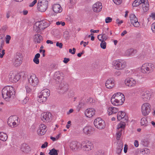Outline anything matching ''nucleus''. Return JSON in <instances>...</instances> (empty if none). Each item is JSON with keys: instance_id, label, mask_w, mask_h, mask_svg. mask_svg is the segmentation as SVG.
I'll use <instances>...</instances> for the list:
<instances>
[{"instance_id": "4468645a", "label": "nucleus", "mask_w": 155, "mask_h": 155, "mask_svg": "<svg viewBox=\"0 0 155 155\" xmlns=\"http://www.w3.org/2000/svg\"><path fill=\"white\" fill-rule=\"evenodd\" d=\"M21 76L15 72L11 71L9 75V80L12 82H16L20 78Z\"/></svg>"}, {"instance_id": "a211bd4d", "label": "nucleus", "mask_w": 155, "mask_h": 155, "mask_svg": "<svg viewBox=\"0 0 155 155\" xmlns=\"http://www.w3.org/2000/svg\"><path fill=\"white\" fill-rule=\"evenodd\" d=\"M116 85L115 81L112 78H109L107 80L105 83L106 87L108 89L114 88Z\"/></svg>"}, {"instance_id": "052dcab7", "label": "nucleus", "mask_w": 155, "mask_h": 155, "mask_svg": "<svg viewBox=\"0 0 155 155\" xmlns=\"http://www.w3.org/2000/svg\"><path fill=\"white\" fill-rule=\"evenodd\" d=\"M70 61L69 58H64L63 60V62L65 64H67Z\"/></svg>"}, {"instance_id": "7c9ffc66", "label": "nucleus", "mask_w": 155, "mask_h": 155, "mask_svg": "<svg viewBox=\"0 0 155 155\" xmlns=\"http://www.w3.org/2000/svg\"><path fill=\"white\" fill-rule=\"evenodd\" d=\"M108 38V37L107 35L103 33L97 36V38L99 41H105Z\"/></svg>"}, {"instance_id": "de8ad7c7", "label": "nucleus", "mask_w": 155, "mask_h": 155, "mask_svg": "<svg viewBox=\"0 0 155 155\" xmlns=\"http://www.w3.org/2000/svg\"><path fill=\"white\" fill-rule=\"evenodd\" d=\"M112 21V18L110 17H107L105 19V22L108 23Z\"/></svg>"}, {"instance_id": "8fccbe9b", "label": "nucleus", "mask_w": 155, "mask_h": 155, "mask_svg": "<svg viewBox=\"0 0 155 155\" xmlns=\"http://www.w3.org/2000/svg\"><path fill=\"white\" fill-rule=\"evenodd\" d=\"M151 29L153 32L155 33V22L152 24L151 25Z\"/></svg>"}, {"instance_id": "13d9d810", "label": "nucleus", "mask_w": 155, "mask_h": 155, "mask_svg": "<svg viewBox=\"0 0 155 155\" xmlns=\"http://www.w3.org/2000/svg\"><path fill=\"white\" fill-rule=\"evenodd\" d=\"M11 12L8 11L6 13V17L7 18H8L10 16Z\"/></svg>"}, {"instance_id": "423d86ee", "label": "nucleus", "mask_w": 155, "mask_h": 155, "mask_svg": "<svg viewBox=\"0 0 155 155\" xmlns=\"http://www.w3.org/2000/svg\"><path fill=\"white\" fill-rule=\"evenodd\" d=\"M151 106L149 103H144L141 106V111L143 116L148 115L151 112Z\"/></svg>"}, {"instance_id": "4c0bfd02", "label": "nucleus", "mask_w": 155, "mask_h": 155, "mask_svg": "<svg viewBox=\"0 0 155 155\" xmlns=\"http://www.w3.org/2000/svg\"><path fill=\"white\" fill-rule=\"evenodd\" d=\"M84 133L86 134H90L91 132V128L88 126L85 127L83 129Z\"/></svg>"}, {"instance_id": "6e6d98bb", "label": "nucleus", "mask_w": 155, "mask_h": 155, "mask_svg": "<svg viewBox=\"0 0 155 155\" xmlns=\"http://www.w3.org/2000/svg\"><path fill=\"white\" fill-rule=\"evenodd\" d=\"M48 143L47 142H45L44 144H43L41 146V148H44L48 146Z\"/></svg>"}, {"instance_id": "a878e982", "label": "nucleus", "mask_w": 155, "mask_h": 155, "mask_svg": "<svg viewBox=\"0 0 155 155\" xmlns=\"http://www.w3.org/2000/svg\"><path fill=\"white\" fill-rule=\"evenodd\" d=\"M118 111V109L115 107H108L107 109V113L109 115L117 113Z\"/></svg>"}, {"instance_id": "7ed1b4c3", "label": "nucleus", "mask_w": 155, "mask_h": 155, "mask_svg": "<svg viewBox=\"0 0 155 155\" xmlns=\"http://www.w3.org/2000/svg\"><path fill=\"white\" fill-rule=\"evenodd\" d=\"M49 25L46 21L43 20L36 22L34 25V30L36 32H39L48 26Z\"/></svg>"}, {"instance_id": "cd10ccee", "label": "nucleus", "mask_w": 155, "mask_h": 155, "mask_svg": "<svg viewBox=\"0 0 155 155\" xmlns=\"http://www.w3.org/2000/svg\"><path fill=\"white\" fill-rule=\"evenodd\" d=\"M136 51L133 49H129L125 51L124 55L127 56H131L135 55Z\"/></svg>"}, {"instance_id": "9b49d317", "label": "nucleus", "mask_w": 155, "mask_h": 155, "mask_svg": "<svg viewBox=\"0 0 155 155\" xmlns=\"http://www.w3.org/2000/svg\"><path fill=\"white\" fill-rule=\"evenodd\" d=\"M52 115L49 112H45L42 113L41 116V120L45 123H48L51 122L52 120Z\"/></svg>"}, {"instance_id": "864d4df0", "label": "nucleus", "mask_w": 155, "mask_h": 155, "mask_svg": "<svg viewBox=\"0 0 155 155\" xmlns=\"http://www.w3.org/2000/svg\"><path fill=\"white\" fill-rule=\"evenodd\" d=\"M72 50L73 51L72 52V50L71 49H69V52L70 53H71L72 54H74L75 53L76 49L75 48H73Z\"/></svg>"}, {"instance_id": "473e14b6", "label": "nucleus", "mask_w": 155, "mask_h": 155, "mask_svg": "<svg viewBox=\"0 0 155 155\" xmlns=\"http://www.w3.org/2000/svg\"><path fill=\"white\" fill-rule=\"evenodd\" d=\"M125 113L122 111H120L117 113V118L118 120H120L125 118Z\"/></svg>"}, {"instance_id": "aec40b11", "label": "nucleus", "mask_w": 155, "mask_h": 155, "mask_svg": "<svg viewBox=\"0 0 155 155\" xmlns=\"http://www.w3.org/2000/svg\"><path fill=\"white\" fill-rule=\"evenodd\" d=\"M47 130L46 126L44 124H41L39 125V128L37 130V133L39 135H43L45 134Z\"/></svg>"}, {"instance_id": "c85d7f7f", "label": "nucleus", "mask_w": 155, "mask_h": 155, "mask_svg": "<svg viewBox=\"0 0 155 155\" xmlns=\"http://www.w3.org/2000/svg\"><path fill=\"white\" fill-rule=\"evenodd\" d=\"M140 123L141 126L143 127H147L148 125L149 124L147 118L144 117H142L140 119Z\"/></svg>"}, {"instance_id": "72a5a7b5", "label": "nucleus", "mask_w": 155, "mask_h": 155, "mask_svg": "<svg viewBox=\"0 0 155 155\" xmlns=\"http://www.w3.org/2000/svg\"><path fill=\"white\" fill-rule=\"evenodd\" d=\"M8 136L7 134L3 132H0V140L3 141H5L7 140Z\"/></svg>"}, {"instance_id": "603ef678", "label": "nucleus", "mask_w": 155, "mask_h": 155, "mask_svg": "<svg viewBox=\"0 0 155 155\" xmlns=\"http://www.w3.org/2000/svg\"><path fill=\"white\" fill-rule=\"evenodd\" d=\"M56 46L57 47H58L60 48H61L63 47V44L62 43H59L58 41L56 43Z\"/></svg>"}, {"instance_id": "5fc2aeb1", "label": "nucleus", "mask_w": 155, "mask_h": 155, "mask_svg": "<svg viewBox=\"0 0 155 155\" xmlns=\"http://www.w3.org/2000/svg\"><path fill=\"white\" fill-rule=\"evenodd\" d=\"M37 0H34L29 5V6L31 7L33 6L37 3Z\"/></svg>"}, {"instance_id": "a18cd8bd", "label": "nucleus", "mask_w": 155, "mask_h": 155, "mask_svg": "<svg viewBox=\"0 0 155 155\" xmlns=\"http://www.w3.org/2000/svg\"><path fill=\"white\" fill-rule=\"evenodd\" d=\"M114 2L116 5H119L122 2V0H113Z\"/></svg>"}, {"instance_id": "c03bdc74", "label": "nucleus", "mask_w": 155, "mask_h": 155, "mask_svg": "<svg viewBox=\"0 0 155 155\" xmlns=\"http://www.w3.org/2000/svg\"><path fill=\"white\" fill-rule=\"evenodd\" d=\"M25 87L27 93H30L31 92L32 90L28 84H25Z\"/></svg>"}, {"instance_id": "4be33fe9", "label": "nucleus", "mask_w": 155, "mask_h": 155, "mask_svg": "<svg viewBox=\"0 0 155 155\" xmlns=\"http://www.w3.org/2000/svg\"><path fill=\"white\" fill-rule=\"evenodd\" d=\"M111 98L116 99L125 101V98L124 95L121 93L117 92L114 94L112 96Z\"/></svg>"}, {"instance_id": "4d7b16f0", "label": "nucleus", "mask_w": 155, "mask_h": 155, "mask_svg": "<svg viewBox=\"0 0 155 155\" xmlns=\"http://www.w3.org/2000/svg\"><path fill=\"white\" fill-rule=\"evenodd\" d=\"M116 22L119 24H120L123 23V21L122 20H120L119 19L117 18L116 20Z\"/></svg>"}, {"instance_id": "9d476101", "label": "nucleus", "mask_w": 155, "mask_h": 155, "mask_svg": "<svg viewBox=\"0 0 155 155\" xmlns=\"http://www.w3.org/2000/svg\"><path fill=\"white\" fill-rule=\"evenodd\" d=\"M29 84L32 86H37L39 84V80L38 77L34 74H32L28 78Z\"/></svg>"}, {"instance_id": "5701e85b", "label": "nucleus", "mask_w": 155, "mask_h": 155, "mask_svg": "<svg viewBox=\"0 0 155 155\" xmlns=\"http://www.w3.org/2000/svg\"><path fill=\"white\" fill-rule=\"evenodd\" d=\"M52 9L53 11L55 13L61 12L62 11V8L59 4H55L53 5Z\"/></svg>"}, {"instance_id": "20e7f679", "label": "nucleus", "mask_w": 155, "mask_h": 155, "mask_svg": "<svg viewBox=\"0 0 155 155\" xmlns=\"http://www.w3.org/2000/svg\"><path fill=\"white\" fill-rule=\"evenodd\" d=\"M114 68L117 70L124 69L126 66L125 61L121 59H117L114 61L112 63Z\"/></svg>"}, {"instance_id": "f8f14e48", "label": "nucleus", "mask_w": 155, "mask_h": 155, "mask_svg": "<svg viewBox=\"0 0 155 155\" xmlns=\"http://www.w3.org/2000/svg\"><path fill=\"white\" fill-rule=\"evenodd\" d=\"M152 92L151 91L145 90L143 91L141 95V97L144 101H148L151 99Z\"/></svg>"}, {"instance_id": "2eb2a0df", "label": "nucleus", "mask_w": 155, "mask_h": 155, "mask_svg": "<svg viewBox=\"0 0 155 155\" xmlns=\"http://www.w3.org/2000/svg\"><path fill=\"white\" fill-rule=\"evenodd\" d=\"M124 83L126 86L132 88L136 86L137 81L135 79L132 78H128L125 79Z\"/></svg>"}, {"instance_id": "0e129e2a", "label": "nucleus", "mask_w": 155, "mask_h": 155, "mask_svg": "<svg viewBox=\"0 0 155 155\" xmlns=\"http://www.w3.org/2000/svg\"><path fill=\"white\" fill-rule=\"evenodd\" d=\"M128 149L127 145V144H125L124 146V152L125 153H126L127 152V150Z\"/></svg>"}, {"instance_id": "e433bc0d", "label": "nucleus", "mask_w": 155, "mask_h": 155, "mask_svg": "<svg viewBox=\"0 0 155 155\" xmlns=\"http://www.w3.org/2000/svg\"><path fill=\"white\" fill-rule=\"evenodd\" d=\"M77 143L73 141L71 142L70 144V147L72 150H74L77 149Z\"/></svg>"}, {"instance_id": "6e6552de", "label": "nucleus", "mask_w": 155, "mask_h": 155, "mask_svg": "<svg viewBox=\"0 0 155 155\" xmlns=\"http://www.w3.org/2000/svg\"><path fill=\"white\" fill-rule=\"evenodd\" d=\"M94 124L97 128L102 129L105 126L104 121L100 117H98L95 119L94 121Z\"/></svg>"}, {"instance_id": "ddd939ff", "label": "nucleus", "mask_w": 155, "mask_h": 155, "mask_svg": "<svg viewBox=\"0 0 155 155\" xmlns=\"http://www.w3.org/2000/svg\"><path fill=\"white\" fill-rule=\"evenodd\" d=\"M54 75L56 80L58 82V83H57V86L58 87L57 88L61 89L64 86V84L61 82L63 79L59 71L56 72L55 73Z\"/></svg>"}, {"instance_id": "09e8293b", "label": "nucleus", "mask_w": 155, "mask_h": 155, "mask_svg": "<svg viewBox=\"0 0 155 155\" xmlns=\"http://www.w3.org/2000/svg\"><path fill=\"white\" fill-rule=\"evenodd\" d=\"M150 151L147 149L145 148L142 151L143 154H148L149 153Z\"/></svg>"}, {"instance_id": "3c124183", "label": "nucleus", "mask_w": 155, "mask_h": 155, "mask_svg": "<svg viewBox=\"0 0 155 155\" xmlns=\"http://www.w3.org/2000/svg\"><path fill=\"white\" fill-rule=\"evenodd\" d=\"M6 43L7 44H9V41L11 39V36L8 35H6Z\"/></svg>"}, {"instance_id": "c9c22d12", "label": "nucleus", "mask_w": 155, "mask_h": 155, "mask_svg": "<svg viewBox=\"0 0 155 155\" xmlns=\"http://www.w3.org/2000/svg\"><path fill=\"white\" fill-rule=\"evenodd\" d=\"M40 55L39 53L36 54L33 59V61L36 64H38L39 63V58L40 57Z\"/></svg>"}, {"instance_id": "0eeeda50", "label": "nucleus", "mask_w": 155, "mask_h": 155, "mask_svg": "<svg viewBox=\"0 0 155 155\" xmlns=\"http://www.w3.org/2000/svg\"><path fill=\"white\" fill-rule=\"evenodd\" d=\"M48 5V2L47 0H39L37 4V8L38 10L41 12H44L47 9Z\"/></svg>"}, {"instance_id": "680f3d73", "label": "nucleus", "mask_w": 155, "mask_h": 155, "mask_svg": "<svg viewBox=\"0 0 155 155\" xmlns=\"http://www.w3.org/2000/svg\"><path fill=\"white\" fill-rule=\"evenodd\" d=\"M121 74V73L120 71H116L114 73L115 75L117 76H120Z\"/></svg>"}, {"instance_id": "bb28decb", "label": "nucleus", "mask_w": 155, "mask_h": 155, "mask_svg": "<svg viewBox=\"0 0 155 155\" xmlns=\"http://www.w3.org/2000/svg\"><path fill=\"white\" fill-rule=\"evenodd\" d=\"M4 45V41L2 37L0 38V58H2L5 54V50H2Z\"/></svg>"}, {"instance_id": "49530a36", "label": "nucleus", "mask_w": 155, "mask_h": 155, "mask_svg": "<svg viewBox=\"0 0 155 155\" xmlns=\"http://www.w3.org/2000/svg\"><path fill=\"white\" fill-rule=\"evenodd\" d=\"M87 101L88 103L92 104L95 102V100L92 98H89L87 99Z\"/></svg>"}, {"instance_id": "a19ab883", "label": "nucleus", "mask_w": 155, "mask_h": 155, "mask_svg": "<svg viewBox=\"0 0 155 155\" xmlns=\"http://www.w3.org/2000/svg\"><path fill=\"white\" fill-rule=\"evenodd\" d=\"M84 105V104L83 102H80L77 106L76 110L78 112H79L82 108V107Z\"/></svg>"}, {"instance_id": "f704fd0d", "label": "nucleus", "mask_w": 155, "mask_h": 155, "mask_svg": "<svg viewBox=\"0 0 155 155\" xmlns=\"http://www.w3.org/2000/svg\"><path fill=\"white\" fill-rule=\"evenodd\" d=\"M125 124L124 122H120L118 124L117 126V130H121V131L124 129L125 127Z\"/></svg>"}, {"instance_id": "bf43d9fd", "label": "nucleus", "mask_w": 155, "mask_h": 155, "mask_svg": "<svg viewBox=\"0 0 155 155\" xmlns=\"http://www.w3.org/2000/svg\"><path fill=\"white\" fill-rule=\"evenodd\" d=\"M29 98L28 97H26L23 100V103L25 104L28 102Z\"/></svg>"}, {"instance_id": "338daca9", "label": "nucleus", "mask_w": 155, "mask_h": 155, "mask_svg": "<svg viewBox=\"0 0 155 155\" xmlns=\"http://www.w3.org/2000/svg\"><path fill=\"white\" fill-rule=\"evenodd\" d=\"M150 17L155 20V13H152L150 15Z\"/></svg>"}, {"instance_id": "f257e3e1", "label": "nucleus", "mask_w": 155, "mask_h": 155, "mask_svg": "<svg viewBox=\"0 0 155 155\" xmlns=\"http://www.w3.org/2000/svg\"><path fill=\"white\" fill-rule=\"evenodd\" d=\"M15 91L12 86H7L4 87L2 90V95L3 98L8 100L13 97Z\"/></svg>"}, {"instance_id": "b1692460", "label": "nucleus", "mask_w": 155, "mask_h": 155, "mask_svg": "<svg viewBox=\"0 0 155 155\" xmlns=\"http://www.w3.org/2000/svg\"><path fill=\"white\" fill-rule=\"evenodd\" d=\"M142 4V12L143 13L148 11L149 9V5L148 0H144Z\"/></svg>"}, {"instance_id": "6ab92c4d", "label": "nucleus", "mask_w": 155, "mask_h": 155, "mask_svg": "<svg viewBox=\"0 0 155 155\" xmlns=\"http://www.w3.org/2000/svg\"><path fill=\"white\" fill-rule=\"evenodd\" d=\"M83 149L86 151H89L92 150L93 148V145L90 141H87L83 142Z\"/></svg>"}, {"instance_id": "e2e57ef3", "label": "nucleus", "mask_w": 155, "mask_h": 155, "mask_svg": "<svg viewBox=\"0 0 155 155\" xmlns=\"http://www.w3.org/2000/svg\"><path fill=\"white\" fill-rule=\"evenodd\" d=\"M134 144L136 147H137L139 146V143L137 140H135L134 142Z\"/></svg>"}, {"instance_id": "37998d69", "label": "nucleus", "mask_w": 155, "mask_h": 155, "mask_svg": "<svg viewBox=\"0 0 155 155\" xmlns=\"http://www.w3.org/2000/svg\"><path fill=\"white\" fill-rule=\"evenodd\" d=\"M122 135V131L121 130H117V132L116 133L117 135V140H119L120 138Z\"/></svg>"}, {"instance_id": "ea45409f", "label": "nucleus", "mask_w": 155, "mask_h": 155, "mask_svg": "<svg viewBox=\"0 0 155 155\" xmlns=\"http://www.w3.org/2000/svg\"><path fill=\"white\" fill-rule=\"evenodd\" d=\"M58 150H55L54 149H53L50 150L49 154L50 155H58Z\"/></svg>"}, {"instance_id": "39448f33", "label": "nucleus", "mask_w": 155, "mask_h": 155, "mask_svg": "<svg viewBox=\"0 0 155 155\" xmlns=\"http://www.w3.org/2000/svg\"><path fill=\"white\" fill-rule=\"evenodd\" d=\"M50 93V91L48 89H45L42 90L41 93L38 94V101L40 103L45 102L48 97L49 96Z\"/></svg>"}, {"instance_id": "774afa93", "label": "nucleus", "mask_w": 155, "mask_h": 155, "mask_svg": "<svg viewBox=\"0 0 155 155\" xmlns=\"http://www.w3.org/2000/svg\"><path fill=\"white\" fill-rule=\"evenodd\" d=\"M96 154L97 155H103L102 152L101 151V150L98 151L96 152Z\"/></svg>"}, {"instance_id": "dca6fc26", "label": "nucleus", "mask_w": 155, "mask_h": 155, "mask_svg": "<svg viewBox=\"0 0 155 155\" xmlns=\"http://www.w3.org/2000/svg\"><path fill=\"white\" fill-rule=\"evenodd\" d=\"M130 20L131 24L135 27H138L140 24L138 21L137 18L134 14H131L130 16Z\"/></svg>"}, {"instance_id": "f03ea898", "label": "nucleus", "mask_w": 155, "mask_h": 155, "mask_svg": "<svg viewBox=\"0 0 155 155\" xmlns=\"http://www.w3.org/2000/svg\"><path fill=\"white\" fill-rule=\"evenodd\" d=\"M155 68L153 64L146 63L142 65L140 68V71L144 74L148 75L153 72Z\"/></svg>"}, {"instance_id": "f3484780", "label": "nucleus", "mask_w": 155, "mask_h": 155, "mask_svg": "<svg viewBox=\"0 0 155 155\" xmlns=\"http://www.w3.org/2000/svg\"><path fill=\"white\" fill-rule=\"evenodd\" d=\"M96 110L93 108H89L86 109L84 111L85 116L89 118H91L95 114Z\"/></svg>"}, {"instance_id": "412c9836", "label": "nucleus", "mask_w": 155, "mask_h": 155, "mask_svg": "<svg viewBox=\"0 0 155 155\" xmlns=\"http://www.w3.org/2000/svg\"><path fill=\"white\" fill-rule=\"evenodd\" d=\"M102 8V3L97 2L93 4L92 6L93 10L95 12L97 13L101 11Z\"/></svg>"}, {"instance_id": "79ce46f5", "label": "nucleus", "mask_w": 155, "mask_h": 155, "mask_svg": "<svg viewBox=\"0 0 155 155\" xmlns=\"http://www.w3.org/2000/svg\"><path fill=\"white\" fill-rule=\"evenodd\" d=\"M101 42L100 44V46L101 48L103 49H105L106 47V43L105 41H100Z\"/></svg>"}, {"instance_id": "58836bf2", "label": "nucleus", "mask_w": 155, "mask_h": 155, "mask_svg": "<svg viewBox=\"0 0 155 155\" xmlns=\"http://www.w3.org/2000/svg\"><path fill=\"white\" fill-rule=\"evenodd\" d=\"M123 145L122 143L120 144L117 147V153L120 155L123 149Z\"/></svg>"}, {"instance_id": "1a4fd4ad", "label": "nucleus", "mask_w": 155, "mask_h": 155, "mask_svg": "<svg viewBox=\"0 0 155 155\" xmlns=\"http://www.w3.org/2000/svg\"><path fill=\"white\" fill-rule=\"evenodd\" d=\"M18 117L16 116L9 117L7 121L8 125L11 127H16L18 123Z\"/></svg>"}, {"instance_id": "2f4dec72", "label": "nucleus", "mask_w": 155, "mask_h": 155, "mask_svg": "<svg viewBox=\"0 0 155 155\" xmlns=\"http://www.w3.org/2000/svg\"><path fill=\"white\" fill-rule=\"evenodd\" d=\"M22 62L21 58L18 56H16L14 62V65L16 67L18 66L21 65Z\"/></svg>"}, {"instance_id": "69168bd1", "label": "nucleus", "mask_w": 155, "mask_h": 155, "mask_svg": "<svg viewBox=\"0 0 155 155\" xmlns=\"http://www.w3.org/2000/svg\"><path fill=\"white\" fill-rule=\"evenodd\" d=\"M20 13H22L24 15H26L28 13V11L27 10H24L22 12H20Z\"/></svg>"}, {"instance_id": "393cba45", "label": "nucleus", "mask_w": 155, "mask_h": 155, "mask_svg": "<svg viewBox=\"0 0 155 155\" xmlns=\"http://www.w3.org/2000/svg\"><path fill=\"white\" fill-rule=\"evenodd\" d=\"M125 101L116 99L111 98V102L114 106H119L123 104Z\"/></svg>"}, {"instance_id": "c756f323", "label": "nucleus", "mask_w": 155, "mask_h": 155, "mask_svg": "<svg viewBox=\"0 0 155 155\" xmlns=\"http://www.w3.org/2000/svg\"><path fill=\"white\" fill-rule=\"evenodd\" d=\"M42 39V37L38 34H35L34 36L33 40L35 43H40Z\"/></svg>"}]
</instances>
